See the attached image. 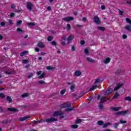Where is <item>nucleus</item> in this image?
Here are the masks:
<instances>
[{"label": "nucleus", "instance_id": "nucleus-29", "mask_svg": "<svg viewBox=\"0 0 131 131\" xmlns=\"http://www.w3.org/2000/svg\"><path fill=\"white\" fill-rule=\"evenodd\" d=\"M0 98H2V99H5L6 98V95H5L4 93H0Z\"/></svg>", "mask_w": 131, "mask_h": 131}, {"label": "nucleus", "instance_id": "nucleus-51", "mask_svg": "<svg viewBox=\"0 0 131 131\" xmlns=\"http://www.w3.org/2000/svg\"><path fill=\"white\" fill-rule=\"evenodd\" d=\"M41 73H42V71H39L38 72H37L36 74L37 75H40V74H41Z\"/></svg>", "mask_w": 131, "mask_h": 131}, {"label": "nucleus", "instance_id": "nucleus-54", "mask_svg": "<svg viewBox=\"0 0 131 131\" xmlns=\"http://www.w3.org/2000/svg\"><path fill=\"white\" fill-rule=\"evenodd\" d=\"M80 43H81V45L83 46V45H84V43H85V41H84V40H81Z\"/></svg>", "mask_w": 131, "mask_h": 131}, {"label": "nucleus", "instance_id": "nucleus-21", "mask_svg": "<svg viewBox=\"0 0 131 131\" xmlns=\"http://www.w3.org/2000/svg\"><path fill=\"white\" fill-rule=\"evenodd\" d=\"M98 88V85H95L93 86L90 89L89 92H92V91H94V90H95V89H97Z\"/></svg>", "mask_w": 131, "mask_h": 131}, {"label": "nucleus", "instance_id": "nucleus-57", "mask_svg": "<svg viewBox=\"0 0 131 131\" xmlns=\"http://www.w3.org/2000/svg\"><path fill=\"white\" fill-rule=\"evenodd\" d=\"M119 12L120 15H123V11H121L120 10H119Z\"/></svg>", "mask_w": 131, "mask_h": 131}, {"label": "nucleus", "instance_id": "nucleus-35", "mask_svg": "<svg viewBox=\"0 0 131 131\" xmlns=\"http://www.w3.org/2000/svg\"><path fill=\"white\" fill-rule=\"evenodd\" d=\"M22 24V20H18L17 22V24H16V26H20L21 25V24Z\"/></svg>", "mask_w": 131, "mask_h": 131}, {"label": "nucleus", "instance_id": "nucleus-32", "mask_svg": "<svg viewBox=\"0 0 131 131\" xmlns=\"http://www.w3.org/2000/svg\"><path fill=\"white\" fill-rule=\"evenodd\" d=\"M46 75V73H43L42 74H41L39 76V78L40 79H41L42 78H43V77H45V76Z\"/></svg>", "mask_w": 131, "mask_h": 131}, {"label": "nucleus", "instance_id": "nucleus-56", "mask_svg": "<svg viewBox=\"0 0 131 131\" xmlns=\"http://www.w3.org/2000/svg\"><path fill=\"white\" fill-rule=\"evenodd\" d=\"M11 8H12V9H15V8H16V6H15V5H14V4H12L11 5Z\"/></svg>", "mask_w": 131, "mask_h": 131}, {"label": "nucleus", "instance_id": "nucleus-44", "mask_svg": "<svg viewBox=\"0 0 131 131\" xmlns=\"http://www.w3.org/2000/svg\"><path fill=\"white\" fill-rule=\"evenodd\" d=\"M71 90L72 91L73 90H74V89H75V84H72L71 86Z\"/></svg>", "mask_w": 131, "mask_h": 131}, {"label": "nucleus", "instance_id": "nucleus-14", "mask_svg": "<svg viewBox=\"0 0 131 131\" xmlns=\"http://www.w3.org/2000/svg\"><path fill=\"white\" fill-rule=\"evenodd\" d=\"M30 118V117H24L19 118V120L20 121H24V120H27V119H29Z\"/></svg>", "mask_w": 131, "mask_h": 131}, {"label": "nucleus", "instance_id": "nucleus-20", "mask_svg": "<svg viewBox=\"0 0 131 131\" xmlns=\"http://www.w3.org/2000/svg\"><path fill=\"white\" fill-rule=\"evenodd\" d=\"M6 99L7 101L9 102V103H12V102H13V100H12V98H11V96H7Z\"/></svg>", "mask_w": 131, "mask_h": 131}, {"label": "nucleus", "instance_id": "nucleus-25", "mask_svg": "<svg viewBox=\"0 0 131 131\" xmlns=\"http://www.w3.org/2000/svg\"><path fill=\"white\" fill-rule=\"evenodd\" d=\"M82 122V120H81V119H77L75 121V123H76V124H78V123H80V122Z\"/></svg>", "mask_w": 131, "mask_h": 131}, {"label": "nucleus", "instance_id": "nucleus-30", "mask_svg": "<svg viewBox=\"0 0 131 131\" xmlns=\"http://www.w3.org/2000/svg\"><path fill=\"white\" fill-rule=\"evenodd\" d=\"M118 97H119V94L117 93H116L113 97V99H116V98H118Z\"/></svg>", "mask_w": 131, "mask_h": 131}, {"label": "nucleus", "instance_id": "nucleus-36", "mask_svg": "<svg viewBox=\"0 0 131 131\" xmlns=\"http://www.w3.org/2000/svg\"><path fill=\"white\" fill-rule=\"evenodd\" d=\"M28 97V93H24L21 95V98H26Z\"/></svg>", "mask_w": 131, "mask_h": 131}, {"label": "nucleus", "instance_id": "nucleus-60", "mask_svg": "<svg viewBox=\"0 0 131 131\" xmlns=\"http://www.w3.org/2000/svg\"><path fill=\"white\" fill-rule=\"evenodd\" d=\"M82 21H83V22H85V21H86V17H83L82 19Z\"/></svg>", "mask_w": 131, "mask_h": 131}, {"label": "nucleus", "instance_id": "nucleus-45", "mask_svg": "<svg viewBox=\"0 0 131 131\" xmlns=\"http://www.w3.org/2000/svg\"><path fill=\"white\" fill-rule=\"evenodd\" d=\"M84 53L86 55H89V53H90V52L89 51V50L88 49H85L84 50Z\"/></svg>", "mask_w": 131, "mask_h": 131}, {"label": "nucleus", "instance_id": "nucleus-48", "mask_svg": "<svg viewBox=\"0 0 131 131\" xmlns=\"http://www.w3.org/2000/svg\"><path fill=\"white\" fill-rule=\"evenodd\" d=\"M116 74H119L121 73V70H117L116 71Z\"/></svg>", "mask_w": 131, "mask_h": 131}, {"label": "nucleus", "instance_id": "nucleus-10", "mask_svg": "<svg viewBox=\"0 0 131 131\" xmlns=\"http://www.w3.org/2000/svg\"><path fill=\"white\" fill-rule=\"evenodd\" d=\"M8 110L10 112H17L18 111L17 109L13 107H8Z\"/></svg>", "mask_w": 131, "mask_h": 131}, {"label": "nucleus", "instance_id": "nucleus-22", "mask_svg": "<svg viewBox=\"0 0 131 131\" xmlns=\"http://www.w3.org/2000/svg\"><path fill=\"white\" fill-rule=\"evenodd\" d=\"M111 123H110V122H108V123H106V124H103V128H106V127H107V126H108V125H111Z\"/></svg>", "mask_w": 131, "mask_h": 131}, {"label": "nucleus", "instance_id": "nucleus-4", "mask_svg": "<svg viewBox=\"0 0 131 131\" xmlns=\"http://www.w3.org/2000/svg\"><path fill=\"white\" fill-rule=\"evenodd\" d=\"M61 108H69V107H71V103L70 102H68L66 103H63L61 104Z\"/></svg>", "mask_w": 131, "mask_h": 131}, {"label": "nucleus", "instance_id": "nucleus-5", "mask_svg": "<svg viewBox=\"0 0 131 131\" xmlns=\"http://www.w3.org/2000/svg\"><path fill=\"white\" fill-rule=\"evenodd\" d=\"M94 22H95V23H96V24H101V21L100 20V19H99V17H98L97 16H94Z\"/></svg>", "mask_w": 131, "mask_h": 131}, {"label": "nucleus", "instance_id": "nucleus-43", "mask_svg": "<svg viewBox=\"0 0 131 131\" xmlns=\"http://www.w3.org/2000/svg\"><path fill=\"white\" fill-rule=\"evenodd\" d=\"M16 31L17 32H24V31H23L22 29H21L20 28H17Z\"/></svg>", "mask_w": 131, "mask_h": 131}, {"label": "nucleus", "instance_id": "nucleus-59", "mask_svg": "<svg viewBox=\"0 0 131 131\" xmlns=\"http://www.w3.org/2000/svg\"><path fill=\"white\" fill-rule=\"evenodd\" d=\"M33 74L32 73H30L28 76V78H31V76H32Z\"/></svg>", "mask_w": 131, "mask_h": 131}, {"label": "nucleus", "instance_id": "nucleus-26", "mask_svg": "<svg viewBox=\"0 0 131 131\" xmlns=\"http://www.w3.org/2000/svg\"><path fill=\"white\" fill-rule=\"evenodd\" d=\"M125 101H128L129 102H131V97L129 96H127L124 98Z\"/></svg>", "mask_w": 131, "mask_h": 131}, {"label": "nucleus", "instance_id": "nucleus-28", "mask_svg": "<svg viewBox=\"0 0 131 131\" xmlns=\"http://www.w3.org/2000/svg\"><path fill=\"white\" fill-rule=\"evenodd\" d=\"M98 125H103L104 124V122L103 121H98L97 122Z\"/></svg>", "mask_w": 131, "mask_h": 131}, {"label": "nucleus", "instance_id": "nucleus-42", "mask_svg": "<svg viewBox=\"0 0 131 131\" xmlns=\"http://www.w3.org/2000/svg\"><path fill=\"white\" fill-rule=\"evenodd\" d=\"M71 127H72V128H74V129L77 128V127H78V125H76V124L72 125L71 126Z\"/></svg>", "mask_w": 131, "mask_h": 131}, {"label": "nucleus", "instance_id": "nucleus-40", "mask_svg": "<svg viewBox=\"0 0 131 131\" xmlns=\"http://www.w3.org/2000/svg\"><path fill=\"white\" fill-rule=\"evenodd\" d=\"M118 125H119V123H116L114 124V127L115 128H117L118 127Z\"/></svg>", "mask_w": 131, "mask_h": 131}, {"label": "nucleus", "instance_id": "nucleus-16", "mask_svg": "<svg viewBox=\"0 0 131 131\" xmlns=\"http://www.w3.org/2000/svg\"><path fill=\"white\" fill-rule=\"evenodd\" d=\"M106 98L102 97L100 98V103L103 104V103H104V102H106Z\"/></svg>", "mask_w": 131, "mask_h": 131}, {"label": "nucleus", "instance_id": "nucleus-61", "mask_svg": "<svg viewBox=\"0 0 131 131\" xmlns=\"http://www.w3.org/2000/svg\"><path fill=\"white\" fill-rule=\"evenodd\" d=\"M8 21H9V24H11V25L13 24L12 19H9Z\"/></svg>", "mask_w": 131, "mask_h": 131}, {"label": "nucleus", "instance_id": "nucleus-64", "mask_svg": "<svg viewBox=\"0 0 131 131\" xmlns=\"http://www.w3.org/2000/svg\"><path fill=\"white\" fill-rule=\"evenodd\" d=\"M35 52H39V49H38L37 48H35Z\"/></svg>", "mask_w": 131, "mask_h": 131}, {"label": "nucleus", "instance_id": "nucleus-27", "mask_svg": "<svg viewBox=\"0 0 131 131\" xmlns=\"http://www.w3.org/2000/svg\"><path fill=\"white\" fill-rule=\"evenodd\" d=\"M98 107L100 109V110H102V109H103V108H104V105L102 103H100Z\"/></svg>", "mask_w": 131, "mask_h": 131}, {"label": "nucleus", "instance_id": "nucleus-53", "mask_svg": "<svg viewBox=\"0 0 131 131\" xmlns=\"http://www.w3.org/2000/svg\"><path fill=\"white\" fill-rule=\"evenodd\" d=\"M122 37H123V39H125L127 38V35H123Z\"/></svg>", "mask_w": 131, "mask_h": 131}, {"label": "nucleus", "instance_id": "nucleus-39", "mask_svg": "<svg viewBox=\"0 0 131 131\" xmlns=\"http://www.w3.org/2000/svg\"><path fill=\"white\" fill-rule=\"evenodd\" d=\"M28 25L29 26H35V24H34L33 23H28Z\"/></svg>", "mask_w": 131, "mask_h": 131}, {"label": "nucleus", "instance_id": "nucleus-24", "mask_svg": "<svg viewBox=\"0 0 131 131\" xmlns=\"http://www.w3.org/2000/svg\"><path fill=\"white\" fill-rule=\"evenodd\" d=\"M128 110L121 111V115H125V114H127V113H128Z\"/></svg>", "mask_w": 131, "mask_h": 131}, {"label": "nucleus", "instance_id": "nucleus-62", "mask_svg": "<svg viewBox=\"0 0 131 131\" xmlns=\"http://www.w3.org/2000/svg\"><path fill=\"white\" fill-rule=\"evenodd\" d=\"M120 123H126V121L120 120Z\"/></svg>", "mask_w": 131, "mask_h": 131}, {"label": "nucleus", "instance_id": "nucleus-46", "mask_svg": "<svg viewBox=\"0 0 131 131\" xmlns=\"http://www.w3.org/2000/svg\"><path fill=\"white\" fill-rule=\"evenodd\" d=\"M51 43L52 45V46H57V42H56L55 41H51Z\"/></svg>", "mask_w": 131, "mask_h": 131}, {"label": "nucleus", "instance_id": "nucleus-17", "mask_svg": "<svg viewBox=\"0 0 131 131\" xmlns=\"http://www.w3.org/2000/svg\"><path fill=\"white\" fill-rule=\"evenodd\" d=\"M73 109H74V107H72L71 105V106H70V108H66L64 111H66V112H69V111H72V110H73Z\"/></svg>", "mask_w": 131, "mask_h": 131}, {"label": "nucleus", "instance_id": "nucleus-3", "mask_svg": "<svg viewBox=\"0 0 131 131\" xmlns=\"http://www.w3.org/2000/svg\"><path fill=\"white\" fill-rule=\"evenodd\" d=\"M32 6H33V4L31 3V2H27V8L29 11H32Z\"/></svg>", "mask_w": 131, "mask_h": 131}, {"label": "nucleus", "instance_id": "nucleus-18", "mask_svg": "<svg viewBox=\"0 0 131 131\" xmlns=\"http://www.w3.org/2000/svg\"><path fill=\"white\" fill-rule=\"evenodd\" d=\"M97 29L101 31H105V30H106V28L104 27H97Z\"/></svg>", "mask_w": 131, "mask_h": 131}, {"label": "nucleus", "instance_id": "nucleus-7", "mask_svg": "<svg viewBox=\"0 0 131 131\" xmlns=\"http://www.w3.org/2000/svg\"><path fill=\"white\" fill-rule=\"evenodd\" d=\"M60 115H63V112L61 111H56L53 113V116H60Z\"/></svg>", "mask_w": 131, "mask_h": 131}, {"label": "nucleus", "instance_id": "nucleus-9", "mask_svg": "<svg viewBox=\"0 0 131 131\" xmlns=\"http://www.w3.org/2000/svg\"><path fill=\"white\" fill-rule=\"evenodd\" d=\"M74 38V36L73 35H70L68 38H67V40H68V43L69 44L70 43V40H73V39Z\"/></svg>", "mask_w": 131, "mask_h": 131}, {"label": "nucleus", "instance_id": "nucleus-55", "mask_svg": "<svg viewBox=\"0 0 131 131\" xmlns=\"http://www.w3.org/2000/svg\"><path fill=\"white\" fill-rule=\"evenodd\" d=\"M1 26H5V25H6V23L2 21L1 23Z\"/></svg>", "mask_w": 131, "mask_h": 131}, {"label": "nucleus", "instance_id": "nucleus-63", "mask_svg": "<svg viewBox=\"0 0 131 131\" xmlns=\"http://www.w3.org/2000/svg\"><path fill=\"white\" fill-rule=\"evenodd\" d=\"M101 10H105V6L101 5Z\"/></svg>", "mask_w": 131, "mask_h": 131}, {"label": "nucleus", "instance_id": "nucleus-49", "mask_svg": "<svg viewBox=\"0 0 131 131\" xmlns=\"http://www.w3.org/2000/svg\"><path fill=\"white\" fill-rule=\"evenodd\" d=\"M100 81H101V79H96L95 83H99V82H100Z\"/></svg>", "mask_w": 131, "mask_h": 131}, {"label": "nucleus", "instance_id": "nucleus-34", "mask_svg": "<svg viewBox=\"0 0 131 131\" xmlns=\"http://www.w3.org/2000/svg\"><path fill=\"white\" fill-rule=\"evenodd\" d=\"M46 69L47 70H53V69H54V67H52L51 66H48L46 67Z\"/></svg>", "mask_w": 131, "mask_h": 131}, {"label": "nucleus", "instance_id": "nucleus-8", "mask_svg": "<svg viewBox=\"0 0 131 131\" xmlns=\"http://www.w3.org/2000/svg\"><path fill=\"white\" fill-rule=\"evenodd\" d=\"M112 92H113V89H111V88H109L106 91V92L104 93V95H110V94H111V93H112Z\"/></svg>", "mask_w": 131, "mask_h": 131}, {"label": "nucleus", "instance_id": "nucleus-52", "mask_svg": "<svg viewBox=\"0 0 131 131\" xmlns=\"http://www.w3.org/2000/svg\"><path fill=\"white\" fill-rule=\"evenodd\" d=\"M116 115H118L119 116H120L121 115V111L120 112H118L117 113H116Z\"/></svg>", "mask_w": 131, "mask_h": 131}, {"label": "nucleus", "instance_id": "nucleus-31", "mask_svg": "<svg viewBox=\"0 0 131 131\" xmlns=\"http://www.w3.org/2000/svg\"><path fill=\"white\" fill-rule=\"evenodd\" d=\"M53 38L54 37H53L52 36H49L47 38V40H48V41H52Z\"/></svg>", "mask_w": 131, "mask_h": 131}, {"label": "nucleus", "instance_id": "nucleus-33", "mask_svg": "<svg viewBox=\"0 0 131 131\" xmlns=\"http://www.w3.org/2000/svg\"><path fill=\"white\" fill-rule=\"evenodd\" d=\"M28 52L27 51L21 52L20 54V57H23L25 54H27Z\"/></svg>", "mask_w": 131, "mask_h": 131}, {"label": "nucleus", "instance_id": "nucleus-19", "mask_svg": "<svg viewBox=\"0 0 131 131\" xmlns=\"http://www.w3.org/2000/svg\"><path fill=\"white\" fill-rule=\"evenodd\" d=\"M81 75V72H80V71H76L75 72V76H80Z\"/></svg>", "mask_w": 131, "mask_h": 131}, {"label": "nucleus", "instance_id": "nucleus-37", "mask_svg": "<svg viewBox=\"0 0 131 131\" xmlns=\"http://www.w3.org/2000/svg\"><path fill=\"white\" fill-rule=\"evenodd\" d=\"M66 92V89H63L60 91V94L61 96H63L64 94H65V92Z\"/></svg>", "mask_w": 131, "mask_h": 131}, {"label": "nucleus", "instance_id": "nucleus-6", "mask_svg": "<svg viewBox=\"0 0 131 131\" xmlns=\"http://www.w3.org/2000/svg\"><path fill=\"white\" fill-rule=\"evenodd\" d=\"M123 86V83H118L117 84V86L114 89V91H118V90H119V89H120L121 88H122Z\"/></svg>", "mask_w": 131, "mask_h": 131}, {"label": "nucleus", "instance_id": "nucleus-23", "mask_svg": "<svg viewBox=\"0 0 131 131\" xmlns=\"http://www.w3.org/2000/svg\"><path fill=\"white\" fill-rule=\"evenodd\" d=\"M125 29L128 30V31H131V26L130 25H127L125 27Z\"/></svg>", "mask_w": 131, "mask_h": 131}, {"label": "nucleus", "instance_id": "nucleus-2", "mask_svg": "<svg viewBox=\"0 0 131 131\" xmlns=\"http://www.w3.org/2000/svg\"><path fill=\"white\" fill-rule=\"evenodd\" d=\"M62 20L65 21L66 22H70V21H73L74 20V18L71 16L63 17L62 18Z\"/></svg>", "mask_w": 131, "mask_h": 131}, {"label": "nucleus", "instance_id": "nucleus-41", "mask_svg": "<svg viewBox=\"0 0 131 131\" xmlns=\"http://www.w3.org/2000/svg\"><path fill=\"white\" fill-rule=\"evenodd\" d=\"M38 83H39V84H45L46 83V82H45V81L43 80H39L38 81Z\"/></svg>", "mask_w": 131, "mask_h": 131}, {"label": "nucleus", "instance_id": "nucleus-12", "mask_svg": "<svg viewBox=\"0 0 131 131\" xmlns=\"http://www.w3.org/2000/svg\"><path fill=\"white\" fill-rule=\"evenodd\" d=\"M37 46L41 49L45 48V44H43L42 42H39Z\"/></svg>", "mask_w": 131, "mask_h": 131}, {"label": "nucleus", "instance_id": "nucleus-50", "mask_svg": "<svg viewBox=\"0 0 131 131\" xmlns=\"http://www.w3.org/2000/svg\"><path fill=\"white\" fill-rule=\"evenodd\" d=\"M23 63H24V64H27V63H28V60L24 59L23 60Z\"/></svg>", "mask_w": 131, "mask_h": 131}, {"label": "nucleus", "instance_id": "nucleus-47", "mask_svg": "<svg viewBox=\"0 0 131 131\" xmlns=\"http://www.w3.org/2000/svg\"><path fill=\"white\" fill-rule=\"evenodd\" d=\"M10 17L11 18H14L15 17V13L12 12L10 14Z\"/></svg>", "mask_w": 131, "mask_h": 131}, {"label": "nucleus", "instance_id": "nucleus-1", "mask_svg": "<svg viewBox=\"0 0 131 131\" xmlns=\"http://www.w3.org/2000/svg\"><path fill=\"white\" fill-rule=\"evenodd\" d=\"M45 121L46 122H47V123H50L51 122H55L56 121H58V118L51 117L46 119Z\"/></svg>", "mask_w": 131, "mask_h": 131}, {"label": "nucleus", "instance_id": "nucleus-13", "mask_svg": "<svg viewBox=\"0 0 131 131\" xmlns=\"http://www.w3.org/2000/svg\"><path fill=\"white\" fill-rule=\"evenodd\" d=\"M111 60V58H110V57H107L103 60V62L104 63V64H108V63H109Z\"/></svg>", "mask_w": 131, "mask_h": 131}, {"label": "nucleus", "instance_id": "nucleus-15", "mask_svg": "<svg viewBox=\"0 0 131 131\" xmlns=\"http://www.w3.org/2000/svg\"><path fill=\"white\" fill-rule=\"evenodd\" d=\"M87 61L90 63H96V60L90 57H87Z\"/></svg>", "mask_w": 131, "mask_h": 131}, {"label": "nucleus", "instance_id": "nucleus-11", "mask_svg": "<svg viewBox=\"0 0 131 131\" xmlns=\"http://www.w3.org/2000/svg\"><path fill=\"white\" fill-rule=\"evenodd\" d=\"M120 109H121V107H111V110H112V111H119Z\"/></svg>", "mask_w": 131, "mask_h": 131}, {"label": "nucleus", "instance_id": "nucleus-38", "mask_svg": "<svg viewBox=\"0 0 131 131\" xmlns=\"http://www.w3.org/2000/svg\"><path fill=\"white\" fill-rule=\"evenodd\" d=\"M67 29H68V30H70V29H71V26L70 25V24H68L67 25Z\"/></svg>", "mask_w": 131, "mask_h": 131}, {"label": "nucleus", "instance_id": "nucleus-58", "mask_svg": "<svg viewBox=\"0 0 131 131\" xmlns=\"http://www.w3.org/2000/svg\"><path fill=\"white\" fill-rule=\"evenodd\" d=\"M62 39H63V40H66V36H65V35H62Z\"/></svg>", "mask_w": 131, "mask_h": 131}]
</instances>
